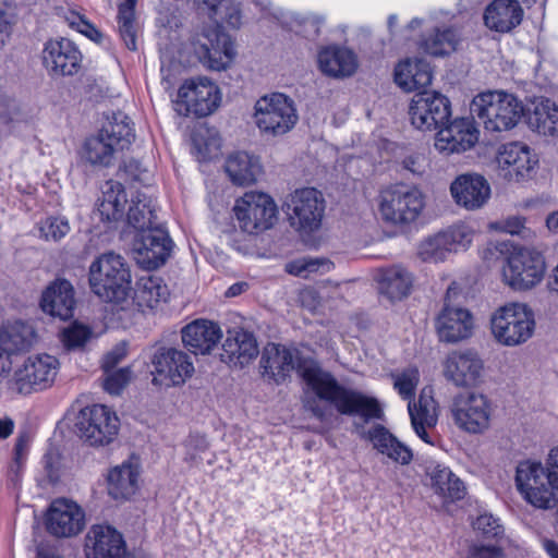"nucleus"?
I'll return each mask as SVG.
<instances>
[{"label": "nucleus", "mask_w": 558, "mask_h": 558, "mask_svg": "<svg viewBox=\"0 0 558 558\" xmlns=\"http://www.w3.org/2000/svg\"><path fill=\"white\" fill-rule=\"evenodd\" d=\"M302 377L317 397V399H307L304 407L319 421H325L328 415V410L320 400L333 405L340 414L359 415L364 422L381 420L384 416V411L376 398L340 385L331 373L324 371L317 364L305 365Z\"/></svg>", "instance_id": "obj_1"}, {"label": "nucleus", "mask_w": 558, "mask_h": 558, "mask_svg": "<svg viewBox=\"0 0 558 558\" xmlns=\"http://www.w3.org/2000/svg\"><path fill=\"white\" fill-rule=\"evenodd\" d=\"M134 137L130 118L123 112L113 113L96 134L85 140L83 156L93 166L109 167L114 155Z\"/></svg>", "instance_id": "obj_2"}, {"label": "nucleus", "mask_w": 558, "mask_h": 558, "mask_svg": "<svg viewBox=\"0 0 558 558\" xmlns=\"http://www.w3.org/2000/svg\"><path fill=\"white\" fill-rule=\"evenodd\" d=\"M92 291L105 302L121 303L131 291L130 269L121 255L106 253L89 266Z\"/></svg>", "instance_id": "obj_3"}, {"label": "nucleus", "mask_w": 558, "mask_h": 558, "mask_svg": "<svg viewBox=\"0 0 558 558\" xmlns=\"http://www.w3.org/2000/svg\"><path fill=\"white\" fill-rule=\"evenodd\" d=\"M425 198V194L415 185L393 184L380 192L378 210L385 222L405 227L422 215Z\"/></svg>", "instance_id": "obj_4"}, {"label": "nucleus", "mask_w": 558, "mask_h": 558, "mask_svg": "<svg viewBox=\"0 0 558 558\" xmlns=\"http://www.w3.org/2000/svg\"><path fill=\"white\" fill-rule=\"evenodd\" d=\"M471 112L489 132H502L514 128L523 113L522 104L505 92H486L477 95L471 104Z\"/></svg>", "instance_id": "obj_5"}, {"label": "nucleus", "mask_w": 558, "mask_h": 558, "mask_svg": "<svg viewBox=\"0 0 558 558\" xmlns=\"http://www.w3.org/2000/svg\"><path fill=\"white\" fill-rule=\"evenodd\" d=\"M495 339L508 347L526 342L533 335L535 319L533 311L523 303H508L497 308L490 318Z\"/></svg>", "instance_id": "obj_6"}, {"label": "nucleus", "mask_w": 558, "mask_h": 558, "mask_svg": "<svg viewBox=\"0 0 558 558\" xmlns=\"http://www.w3.org/2000/svg\"><path fill=\"white\" fill-rule=\"evenodd\" d=\"M515 486L524 500L535 508L548 510L558 505V492L551 486L549 471L538 461L519 462L515 470Z\"/></svg>", "instance_id": "obj_7"}, {"label": "nucleus", "mask_w": 558, "mask_h": 558, "mask_svg": "<svg viewBox=\"0 0 558 558\" xmlns=\"http://www.w3.org/2000/svg\"><path fill=\"white\" fill-rule=\"evenodd\" d=\"M59 369L58 360L50 354L32 355L9 380V389L17 395H31L52 386Z\"/></svg>", "instance_id": "obj_8"}, {"label": "nucleus", "mask_w": 558, "mask_h": 558, "mask_svg": "<svg viewBox=\"0 0 558 558\" xmlns=\"http://www.w3.org/2000/svg\"><path fill=\"white\" fill-rule=\"evenodd\" d=\"M254 117L260 132L274 136L288 133L298 121L293 100L280 93L258 99Z\"/></svg>", "instance_id": "obj_9"}, {"label": "nucleus", "mask_w": 558, "mask_h": 558, "mask_svg": "<svg viewBox=\"0 0 558 558\" xmlns=\"http://www.w3.org/2000/svg\"><path fill=\"white\" fill-rule=\"evenodd\" d=\"M75 427L78 436L90 446H107L117 437L120 421L108 407L93 404L78 412Z\"/></svg>", "instance_id": "obj_10"}, {"label": "nucleus", "mask_w": 558, "mask_h": 558, "mask_svg": "<svg viewBox=\"0 0 558 558\" xmlns=\"http://www.w3.org/2000/svg\"><path fill=\"white\" fill-rule=\"evenodd\" d=\"M233 210L241 230L250 234L270 229L278 213L274 199L260 192L245 193L236 201Z\"/></svg>", "instance_id": "obj_11"}, {"label": "nucleus", "mask_w": 558, "mask_h": 558, "mask_svg": "<svg viewBox=\"0 0 558 558\" xmlns=\"http://www.w3.org/2000/svg\"><path fill=\"white\" fill-rule=\"evenodd\" d=\"M543 256L533 250L521 247L510 253L502 268L505 282L514 290H530L544 277Z\"/></svg>", "instance_id": "obj_12"}, {"label": "nucleus", "mask_w": 558, "mask_h": 558, "mask_svg": "<svg viewBox=\"0 0 558 558\" xmlns=\"http://www.w3.org/2000/svg\"><path fill=\"white\" fill-rule=\"evenodd\" d=\"M450 411L454 424L469 434H482L490 426L493 404L483 393H459Z\"/></svg>", "instance_id": "obj_13"}, {"label": "nucleus", "mask_w": 558, "mask_h": 558, "mask_svg": "<svg viewBox=\"0 0 558 558\" xmlns=\"http://www.w3.org/2000/svg\"><path fill=\"white\" fill-rule=\"evenodd\" d=\"M411 124L420 131H433L446 125L451 117L449 99L435 90L414 94L409 106Z\"/></svg>", "instance_id": "obj_14"}, {"label": "nucleus", "mask_w": 558, "mask_h": 558, "mask_svg": "<svg viewBox=\"0 0 558 558\" xmlns=\"http://www.w3.org/2000/svg\"><path fill=\"white\" fill-rule=\"evenodd\" d=\"M286 207L291 227L299 231L312 232L320 226L325 199L315 187H303L288 196Z\"/></svg>", "instance_id": "obj_15"}, {"label": "nucleus", "mask_w": 558, "mask_h": 558, "mask_svg": "<svg viewBox=\"0 0 558 558\" xmlns=\"http://www.w3.org/2000/svg\"><path fill=\"white\" fill-rule=\"evenodd\" d=\"M220 101L219 89L209 78L199 76L184 82L179 88L178 111L184 116L193 113L206 117L213 113Z\"/></svg>", "instance_id": "obj_16"}, {"label": "nucleus", "mask_w": 558, "mask_h": 558, "mask_svg": "<svg viewBox=\"0 0 558 558\" xmlns=\"http://www.w3.org/2000/svg\"><path fill=\"white\" fill-rule=\"evenodd\" d=\"M153 384L166 387L181 386L194 373V365L187 353L175 348L160 347L151 356Z\"/></svg>", "instance_id": "obj_17"}, {"label": "nucleus", "mask_w": 558, "mask_h": 558, "mask_svg": "<svg viewBox=\"0 0 558 558\" xmlns=\"http://www.w3.org/2000/svg\"><path fill=\"white\" fill-rule=\"evenodd\" d=\"M41 64L50 77L73 76L81 70L82 53L70 39H48L40 54Z\"/></svg>", "instance_id": "obj_18"}, {"label": "nucleus", "mask_w": 558, "mask_h": 558, "mask_svg": "<svg viewBox=\"0 0 558 558\" xmlns=\"http://www.w3.org/2000/svg\"><path fill=\"white\" fill-rule=\"evenodd\" d=\"M194 49L199 61L215 71L225 70L234 57L231 38L220 25L205 27Z\"/></svg>", "instance_id": "obj_19"}, {"label": "nucleus", "mask_w": 558, "mask_h": 558, "mask_svg": "<svg viewBox=\"0 0 558 558\" xmlns=\"http://www.w3.org/2000/svg\"><path fill=\"white\" fill-rule=\"evenodd\" d=\"M171 250L172 241L160 225L140 230L133 245L136 262L146 269L163 265Z\"/></svg>", "instance_id": "obj_20"}, {"label": "nucleus", "mask_w": 558, "mask_h": 558, "mask_svg": "<svg viewBox=\"0 0 558 558\" xmlns=\"http://www.w3.org/2000/svg\"><path fill=\"white\" fill-rule=\"evenodd\" d=\"M499 175L507 181L521 182L531 179L538 163L531 148L523 143L502 145L497 155Z\"/></svg>", "instance_id": "obj_21"}, {"label": "nucleus", "mask_w": 558, "mask_h": 558, "mask_svg": "<svg viewBox=\"0 0 558 558\" xmlns=\"http://www.w3.org/2000/svg\"><path fill=\"white\" fill-rule=\"evenodd\" d=\"M483 369L484 362L473 349L453 350L442 362L445 378L457 387L475 386Z\"/></svg>", "instance_id": "obj_22"}, {"label": "nucleus", "mask_w": 558, "mask_h": 558, "mask_svg": "<svg viewBox=\"0 0 558 558\" xmlns=\"http://www.w3.org/2000/svg\"><path fill=\"white\" fill-rule=\"evenodd\" d=\"M450 290L449 288L444 306L435 319V329L439 341L457 343L472 336L474 318L469 310L448 303Z\"/></svg>", "instance_id": "obj_23"}, {"label": "nucleus", "mask_w": 558, "mask_h": 558, "mask_svg": "<svg viewBox=\"0 0 558 558\" xmlns=\"http://www.w3.org/2000/svg\"><path fill=\"white\" fill-rule=\"evenodd\" d=\"M45 526L56 537H71L82 532L85 526V514L74 501L58 498L53 500L45 515Z\"/></svg>", "instance_id": "obj_24"}, {"label": "nucleus", "mask_w": 558, "mask_h": 558, "mask_svg": "<svg viewBox=\"0 0 558 558\" xmlns=\"http://www.w3.org/2000/svg\"><path fill=\"white\" fill-rule=\"evenodd\" d=\"M472 242V232L465 226H453L424 240L418 247V255L424 262L438 263L447 255L465 250Z\"/></svg>", "instance_id": "obj_25"}, {"label": "nucleus", "mask_w": 558, "mask_h": 558, "mask_svg": "<svg viewBox=\"0 0 558 558\" xmlns=\"http://www.w3.org/2000/svg\"><path fill=\"white\" fill-rule=\"evenodd\" d=\"M440 128L436 134L435 148L446 155L463 153L478 140V130L470 119H458Z\"/></svg>", "instance_id": "obj_26"}, {"label": "nucleus", "mask_w": 558, "mask_h": 558, "mask_svg": "<svg viewBox=\"0 0 558 558\" xmlns=\"http://www.w3.org/2000/svg\"><path fill=\"white\" fill-rule=\"evenodd\" d=\"M87 558H126V546L121 533L110 525H93L85 539Z\"/></svg>", "instance_id": "obj_27"}, {"label": "nucleus", "mask_w": 558, "mask_h": 558, "mask_svg": "<svg viewBox=\"0 0 558 558\" xmlns=\"http://www.w3.org/2000/svg\"><path fill=\"white\" fill-rule=\"evenodd\" d=\"M456 203L466 209L481 208L489 198L490 187L480 174L459 175L450 186Z\"/></svg>", "instance_id": "obj_28"}, {"label": "nucleus", "mask_w": 558, "mask_h": 558, "mask_svg": "<svg viewBox=\"0 0 558 558\" xmlns=\"http://www.w3.org/2000/svg\"><path fill=\"white\" fill-rule=\"evenodd\" d=\"M184 347L194 354L209 353L222 338L220 327L207 319H195L181 330Z\"/></svg>", "instance_id": "obj_29"}, {"label": "nucleus", "mask_w": 558, "mask_h": 558, "mask_svg": "<svg viewBox=\"0 0 558 558\" xmlns=\"http://www.w3.org/2000/svg\"><path fill=\"white\" fill-rule=\"evenodd\" d=\"M74 305V290L68 280L58 279L43 292L41 310L61 320H66L73 316Z\"/></svg>", "instance_id": "obj_30"}, {"label": "nucleus", "mask_w": 558, "mask_h": 558, "mask_svg": "<svg viewBox=\"0 0 558 558\" xmlns=\"http://www.w3.org/2000/svg\"><path fill=\"white\" fill-rule=\"evenodd\" d=\"M362 437L369 440L378 453L395 463L408 465L413 460L412 450L381 424L374 425Z\"/></svg>", "instance_id": "obj_31"}, {"label": "nucleus", "mask_w": 558, "mask_h": 558, "mask_svg": "<svg viewBox=\"0 0 558 558\" xmlns=\"http://www.w3.org/2000/svg\"><path fill=\"white\" fill-rule=\"evenodd\" d=\"M222 350V361L240 367L250 364L258 355L255 337L243 329L228 331Z\"/></svg>", "instance_id": "obj_32"}, {"label": "nucleus", "mask_w": 558, "mask_h": 558, "mask_svg": "<svg viewBox=\"0 0 558 558\" xmlns=\"http://www.w3.org/2000/svg\"><path fill=\"white\" fill-rule=\"evenodd\" d=\"M427 485L447 501L460 500L465 495L463 482L446 465L429 462L425 466Z\"/></svg>", "instance_id": "obj_33"}, {"label": "nucleus", "mask_w": 558, "mask_h": 558, "mask_svg": "<svg viewBox=\"0 0 558 558\" xmlns=\"http://www.w3.org/2000/svg\"><path fill=\"white\" fill-rule=\"evenodd\" d=\"M461 40L459 29L450 24L432 23L422 35L418 46L426 53L440 57L457 50Z\"/></svg>", "instance_id": "obj_34"}, {"label": "nucleus", "mask_w": 558, "mask_h": 558, "mask_svg": "<svg viewBox=\"0 0 558 558\" xmlns=\"http://www.w3.org/2000/svg\"><path fill=\"white\" fill-rule=\"evenodd\" d=\"M523 9L518 0H494L485 9L484 23L495 32L508 33L521 24Z\"/></svg>", "instance_id": "obj_35"}, {"label": "nucleus", "mask_w": 558, "mask_h": 558, "mask_svg": "<svg viewBox=\"0 0 558 558\" xmlns=\"http://www.w3.org/2000/svg\"><path fill=\"white\" fill-rule=\"evenodd\" d=\"M319 70L329 77L343 78L353 75L357 69V59L347 48L329 46L323 48L317 57Z\"/></svg>", "instance_id": "obj_36"}, {"label": "nucleus", "mask_w": 558, "mask_h": 558, "mask_svg": "<svg viewBox=\"0 0 558 558\" xmlns=\"http://www.w3.org/2000/svg\"><path fill=\"white\" fill-rule=\"evenodd\" d=\"M259 364L263 376H267L277 384L283 381L294 369L291 351L276 343H268L264 348Z\"/></svg>", "instance_id": "obj_37"}, {"label": "nucleus", "mask_w": 558, "mask_h": 558, "mask_svg": "<svg viewBox=\"0 0 558 558\" xmlns=\"http://www.w3.org/2000/svg\"><path fill=\"white\" fill-rule=\"evenodd\" d=\"M432 78L430 65L423 59H407L395 69V82L405 92L425 88L432 84Z\"/></svg>", "instance_id": "obj_38"}, {"label": "nucleus", "mask_w": 558, "mask_h": 558, "mask_svg": "<svg viewBox=\"0 0 558 558\" xmlns=\"http://www.w3.org/2000/svg\"><path fill=\"white\" fill-rule=\"evenodd\" d=\"M225 171L234 185L246 186L257 181L262 166L257 157L236 151L226 159Z\"/></svg>", "instance_id": "obj_39"}, {"label": "nucleus", "mask_w": 558, "mask_h": 558, "mask_svg": "<svg viewBox=\"0 0 558 558\" xmlns=\"http://www.w3.org/2000/svg\"><path fill=\"white\" fill-rule=\"evenodd\" d=\"M33 328L22 322L3 325L0 328V357L10 361L14 354H19L31 348L34 340Z\"/></svg>", "instance_id": "obj_40"}, {"label": "nucleus", "mask_w": 558, "mask_h": 558, "mask_svg": "<svg viewBox=\"0 0 558 558\" xmlns=\"http://www.w3.org/2000/svg\"><path fill=\"white\" fill-rule=\"evenodd\" d=\"M377 282L379 293L395 302L408 296L412 287V276L401 266H391L378 271Z\"/></svg>", "instance_id": "obj_41"}, {"label": "nucleus", "mask_w": 558, "mask_h": 558, "mask_svg": "<svg viewBox=\"0 0 558 558\" xmlns=\"http://www.w3.org/2000/svg\"><path fill=\"white\" fill-rule=\"evenodd\" d=\"M170 295L163 279L157 276L148 275L141 277L135 284L133 301L141 310H154L160 303L167 302Z\"/></svg>", "instance_id": "obj_42"}, {"label": "nucleus", "mask_w": 558, "mask_h": 558, "mask_svg": "<svg viewBox=\"0 0 558 558\" xmlns=\"http://www.w3.org/2000/svg\"><path fill=\"white\" fill-rule=\"evenodd\" d=\"M412 426L417 436L425 442L430 444L426 428L437 423L436 402L426 390H422L417 401H410L408 404Z\"/></svg>", "instance_id": "obj_43"}, {"label": "nucleus", "mask_w": 558, "mask_h": 558, "mask_svg": "<svg viewBox=\"0 0 558 558\" xmlns=\"http://www.w3.org/2000/svg\"><path fill=\"white\" fill-rule=\"evenodd\" d=\"M126 203L124 186L118 181H107L102 186V198L98 205L100 219L109 223L121 220L125 214Z\"/></svg>", "instance_id": "obj_44"}, {"label": "nucleus", "mask_w": 558, "mask_h": 558, "mask_svg": "<svg viewBox=\"0 0 558 558\" xmlns=\"http://www.w3.org/2000/svg\"><path fill=\"white\" fill-rule=\"evenodd\" d=\"M140 473L131 463H122L110 470L108 482V494L116 500L131 498L138 488Z\"/></svg>", "instance_id": "obj_45"}, {"label": "nucleus", "mask_w": 558, "mask_h": 558, "mask_svg": "<svg viewBox=\"0 0 558 558\" xmlns=\"http://www.w3.org/2000/svg\"><path fill=\"white\" fill-rule=\"evenodd\" d=\"M126 218L128 222L137 231L159 226L153 199L143 192H136L132 196Z\"/></svg>", "instance_id": "obj_46"}, {"label": "nucleus", "mask_w": 558, "mask_h": 558, "mask_svg": "<svg viewBox=\"0 0 558 558\" xmlns=\"http://www.w3.org/2000/svg\"><path fill=\"white\" fill-rule=\"evenodd\" d=\"M527 124L545 136L558 134V106L549 99L542 100L527 116Z\"/></svg>", "instance_id": "obj_47"}, {"label": "nucleus", "mask_w": 558, "mask_h": 558, "mask_svg": "<svg viewBox=\"0 0 558 558\" xmlns=\"http://www.w3.org/2000/svg\"><path fill=\"white\" fill-rule=\"evenodd\" d=\"M135 0H125L119 5L118 29L125 47L135 51L137 49V24L135 22Z\"/></svg>", "instance_id": "obj_48"}, {"label": "nucleus", "mask_w": 558, "mask_h": 558, "mask_svg": "<svg viewBox=\"0 0 558 558\" xmlns=\"http://www.w3.org/2000/svg\"><path fill=\"white\" fill-rule=\"evenodd\" d=\"M391 378L393 379V388L400 397L409 402L412 401L420 383L418 369L416 367H408L401 373L391 374Z\"/></svg>", "instance_id": "obj_49"}, {"label": "nucleus", "mask_w": 558, "mask_h": 558, "mask_svg": "<svg viewBox=\"0 0 558 558\" xmlns=\"http://www.w3.org/2000/svg\"><path fill=\"white\" fill-rule=\"evenodd\" d=\"M39 232L46 241L58 242L70 232V225L63 217L51 216L39 223Z\"/></svg>", "instance_id": "obj_50"}, {"label": "nucleus", "mask_w": 558, "mask_h": 558, "mask_svg": "<svg viewBox=\"0 0 558 558\" xmlns=\"http://www.w3.org/2000/svg\"><path fill=\"white\" fill-rule=\"evenodd\" d=\"M92 331L88 327L74 323L62 331L61 340L68 350L82 348L89 339Z\"/></svg>", "instance_id": "obj_51"}, {"label": "nucleus", "mask_w": 558, "mask_h": 558, "mask_svg": "<svg viewBox=\"0 0 558 558\" xmlns=\"http://www.w3.org/2000/svg\"><path fill=\"white\" fill-rule=\"evenodd\" d=\"M104 389L110 395H119L131 379L130 367H122L104 372Z\"/></svg>", "instance_id": "obj_52"}, {"label": "nucleus", "mask_w": 558, "mask_h": 558, "mask_svg": "<svg viewBox=\"0 0 558 558\" xmlns=\"http://www.w3.org/2000/svg\"><path fill=\"white\" fill-rule=\"evenodd\" d=\"M475 531L480 532L484 537H498L504 533L502 526L498 519L492 514H482L473 523Z\"/></svg>", "instance_id": "obj_53"}, {"label": "nucleus", "mask_w": 558, "mask_h": 558, "mask_svg": "<svg viewBox=\"0 0 558 558\" xmlns=\"http://www.w3.org/2000/svg\"><path fill=\"white\" fill-rule=\"evenodd\" d=\"M16 23V16L13 9L5 2L0 1V44L4 45L10 38L13 26Z\"/></svg>", "instance_id": "obj_54"}, {"label": "nucleus", "mask_w": 558, "mask_h": 558, "mask_svg": "<svg viewBox=\"0 0 558 558\" xmlns=\"http://www.w3.org/2000/svg\"><path fill=\"white\" fill-rule=\"evenodd\" d=\"M68 21L71 27L75 28L93 41L100 43L102 34L82 15L72 13L71 17H68Z\"/></svg>", "instance_id": "obj_55"}, {"label": "nucleus", "mask_w": 558, "mask_h": 558, "mask_svg": "<svg viewBox=\"0 0 558 558\" xmlns=\"http://www.w3.org/2000/svg\"><path fill=\"white\" fill-rule=\"evenodd\" d=\"M193 144L203 160L211 158L220 147L219 138L211 137L209 141H205L201 132L193 136Z\"/></svg>", "instance_id": "obj_56"}, {"label": "nucleus", "mask_w": 558, "mask_h": 558, "mask_svg": "<svg viewBox=\"0 0 558 558\" xmlns=\"http://www.w3.org/2000/svg\"><path fill=\"white\" fill-rule=\"evenodd\" d=\"M208 450V442L204 437H193L187 442V452L185 460L192 465H198L203 460V454Z\"/></svg>", "instance_id": "obj_57"}, {"label": "nucleus", "mask_w": 558, "mask_h": 558, "mask_svg": "<svg viewBox=\"0 0 558 558\" xmlns=\"http://www.w3.org/2000/svg\"><path fill=\"white\" fill-rule=\"evenodd\" d=\"M525 219L521 216H510L492 222L490 228L509 234H519L524 229Z\"/></svg>", "instance_id": "obj_58"}, {"label": "nucleus", "mask_w": 558, "mask_h": 558, "mask_svg": "<svg viewBox=\"0 0 558 558\" xmlns=\"http://www.w3.org/2000/svg\"><path fill=\"white\" fill-rule=\"evenodd\" d=\"M401 165L403 169L408 170L414 175H422L426 171L427 160L424 154L414 151L407 155L402 159Z\"/></svg>", "instance_id": "obj_59"}, {"label": "nucleus", "mask_w": 558, "mask_h": 558, "mask_svg": "<svg viewBox=\"0 0 558 558\" xmlns=\"http://www.w3.org/2000/svg\"><path fill=\"white\" fill-rule=\"evenodd\" d=\"M501 547L496 545H472L469 549L468 558H502Z\"/></svg>", "instance_id": "obj_60"}, {"label": "nucleus", "mask_w": 558, "mask_h": 558, "mask_svg": "<svg viewBox=\"0 0 558 558\" xmlns=\"http://www.w3.org/2000/svg\"><path fill=\"white\" fill-rule=\"evenodd\" d=\"M126 356V348L117 345L109 351L102 359L101 367L104 372L116 369V366Z\"/></svg>", "instance_id": "obj_61"}, {"label": "nucleus", "mask_w": 558, "mask_h": 558, "mask_svg": "<svg viewBox=\"0 0 558 558\" xmlns=\"http://www.w3.org/2000/svg\"><path fill=\"white\" fill-rule=\"evenodd\" d=\"M318 268L317 260L300 259L287 264L286 269L289 274L294 276H305L306 272L316 271Z\"/></svg>", "instance_id": "obj_62"}, {"label": "nucleus", "mask_w": 558, "mask_h": 558, "mask_svg": "<svg viewBox=\"0 0 558 558\" xmlns=\"http://www.w3.org/2000/svg\"><path fill=\"white\" fill-rule=\"evenodd\" d=\"M44 470L47 474L49 483L54 484L59 481V462L58 459L49 450L43 458Z\"/></svg>", "instance_id": "obj_63"}, {"label": "nucleus", "mask_w": 558, "mask_h": 558, "mask_svg": "<svg viewBox=\"0 0 558 558\" xmlns=\"http://www.w3.org/2000/svg\"><path fill=\"white\" fill-rule=\"evenodd\" d=\"M547 471H549V480L551 486L558 492V446L553 448L546 459Z\"/></svg>", "instance_id": "obj_64"}]
</instances>
